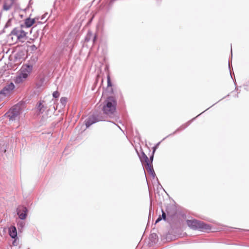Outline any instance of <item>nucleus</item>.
<instances>
[{"instance_id": "6", "label": "nucleus", "mask_w": 249, "mask_h": 249, "mask_svg": "<svg viewBox=\"0 0 249 249\" xmlns=\"http://www.w3.org/2000/svg\"><path fill=\"white\" fill-rule=\"evenodd\" d=\"M15 89V85L13 83L5 86L3 89L0 91V94H3L4 96L10 95Z\"/></svg>"}, {"instance_id": "4", "label": "nucleus", "mask_w": 249, "mask_h": 249, "mask_svg": "<svg viewBox=\"0 0 249 249\" xmlns=\"http://www.w3.org/2000/svg\"><path fill=\"white\" fill-rule=\"evenodd\" d=\"M20 113L21 108L20 106L16 105L12 107L5 115L9 119L10 121H14L19 119Z\"/></svg>"}, {"instance_id": "9", "label": "nucleus", "mask_w": 249, "mask_h": 249, "mask_svg": "<svg viewBox=\"0 0 249 249\" xmlns=\"http://www.w3.org/2000/svg\"><path fill=\"white\" fill-rule=\"evenodd\" d=\"M39 18H27L24 20V24L23 25L25 27L29 28L31 27L36 20H38Z\"/></svg>"}, {"instance_id": "19", "label": "nucleus", "mask_w": 249, "mask_h": 249, "mask_svg": "<svg viewBox=\"0 0 249 249\" xmlns=\"http://www.w3.org/2000/svg\"><path fill=\"white\" fill-rule=\"evenodd\" d=\"M61 102H66V99L65 98H62L61 99Z\"/></svg>"}, {"instance_id": "16", "label": "nucleus", "mask_w": 249, "mask_h": 249, "mask_svg": "<svg viewBox=\"0 0 249 249\" xmlns=\"http://www.w3.org/2000/svg\"><path fill=\"white\" fill-rule=\"evenodd\" d=\"M44 83V79L41 78L38 81H37L36 83V86L37 88L41 87Z\"/></svg>"}, {"instance_id": "3", "label": "nucleus", "mask_w": 249, "mask_h": 249, "mask_svg": "<svg viewBox=\"0 0 249 249\" xmlns=\"http://www.w3.org/2000/svg\"><path fill=\"white\" fill-rule=\"evenodd\" d=\"M187 224L189 227L194 230L198 229L203 231L210 229V227L208 225L195 219L187 220Z\"/></svg>"}, {"instance_id": "17", "label": "nucleus", "mask_w": 249, "mask_h": 249, "mask_svg": "<svg viewBox=\"0 0 249 249\" xmlns=\"http://www.w3.org/2000/svg\"><path fill=\"white\" fill-rule=\"evenodd\" d=\"M94 122H90V118H89L88 120H87L86 121V124L87 127L89 126L91 124H92Z\"/></svg>"}, {"instance_id": "7", "label": "nucleus", "mask_w": 249, "mask_h": 249, "mask_svg": "<svg viewBox=\"0 0 249 249\" xmlns=\"http://www.w3.org/2000/svg\"><path fill=\"white\" fill-rule=\"evenodd\" d=\"M27 209L23 206L19 207L17 209V213L21 219H25L27 216Z\"/></svg>"}, {"instance_id": "18", "label": "nucleus", "mask_w": 249, "mask_h": 249, "mask_svg": "<svg viewBox=\"0 0 249 249\" xmlns=\"http://www.w3.org/2000/svg\"><path fill=\"white\" fill-rule=\"evenodd\" d=\"M53 95L54 98H58L59 96V93L57 91H55L53 92Z\"/></svg>"}, {"instance_id": "11", "label": "nucleus", "mask_w": 249, "mask_h": 249, "mask_svg": "<svg viewBox=\"0 0 249 249\" xmlns=\"http://www.w3.org/2000/svg\"><path fill=\"white\" fill-rule=\"evenodd\" d=\"M14 1L11 0H4L3 5V9L4 11H8L10 10L13 4Z\"/></svg>"}, {"instance_id": "12", "label": "nucleus", "mask_w": 249, "mask_h": 249, "mask_svg": "<svg viewBox=\"0 0 249 249\" xmlns=\"http://www.w3.org/2000/svg\"><path fill=\"white\" fill-rule=\"evenodd\" d=\"M9 233L12 238H15L17 236V229L15 227L11 226L9 229Z\"/></svg>"}, {"instance_id": "14", "label": "nucleus", "mask_w": 249, "mask_h": 249, "mask_svg": "<svg viewBox=\"0 0 249 249\" xmlns=\"http://www.w3.org/2000/svg\"><path fill=\"white\" fill-rule=\"evenodd\" d=\"M107 89L111 93H113L112 84L111 83L110 77V76L109 74L107 75Z\"/></svg>"}, {"instance_id": "13", "label": "nucleus", "mask_w": 249, "mask_h": 249, "mask_svg": "<svg viewBox=\"0 0 249 249\" xmlns=\"http://www.w3.org/2000/svg\"><path fill=\"white\" fill-rule=\"evenodd\" d=\"M44 102L42 101L41 102H40L37 105V109L39 113H43L46 109V107L43 104Z\"/></svg>"}, {"instance_id": "5", "label": "nucleus", "mask_w": 249, "mask_h": 249, "mask_svg": "<svg viewBox=\"0 0 249 249\" xmlns=\"http://www.w3.org/2000/svg\"><path fill=\"white\" fill-rule=\"evenodd\" d=\"M153 160V155H152L150 158L149 159L146 155L144 154L142 155V160L144 161V167L147 170L148 172L152 174L154 172V169L153 168L152 161Z\"/></svg>"}, {"instance_id": "2", "label": "nucleus", "mask_w": 249, "mask_h": 249, "mask_svg": "<svg viewBox=\"0 0 249 249\" xmlns=\"http://www.w3.org/2000/svg\"><path fill=\"white\" fill-rule=\"evenodd\" d=\"M116 106L117 101L115 97L109 96L104 101L102 110L106 114H113L116 111Z\"/></svg>"}, {"instance_id": "10", "label": "nucleus", "mask_w": 249, "mask_h": 249, "mask_svg": "<svg viewBox=\"0 0 249 249\" xmlns=\"http://www.w3.org/2000/svg\"><path fill=\"white\" fill-rule=\"evenodd\" d=\"M27 77L28 76H27V74L22 73L20 72L19 74L16 77L15 82L17 84L21 83L24 81Z\"/></svg>"}, {"instance_id": "8", "label": "nucleus", "mask_w": 249, "mask_h": 249, "mask_svg": "<svg viewBox=\"0 0 249 249\" xmlns=\"http://www.w3.org/2000/svg\"><path fill=\"white\" fill-rule=\"evenodd\" d=\"M32 70L33 66L32 65L26 64L22 66L20 72L22 73L27 74V76L28 77L29 75L31 73Z\"/></svg>"}, {"instance_id": "15", "label": "nucleus", "mask_w": 249, "mask_h": 249, "mask_svg": "<svg viewBox=\"0 0 249 249\" xmlns=\"http://www.w3.org/2000/svg\"><path fill=\"white\" fill-rule=\"evenodd\" d=\"M162 218L164 220H165L166 219V213L163 211H162V217L160 216L158 217V218L156 220V223L160 221L161 220Z\"/></svg>"}, {"instance_id": "1", "label": "nucleus", "mask_w": 249, "mask_h": 249, "mask_svg": "<svg viewBox=\"0 0 249 249\" xmlns=\"http://www.w3.org/2000/svg\"><path fill=\"white\" fill-rule=\"evenodd\" d=\"M28 33L24 30V26L22 24L13 29L7 36V42L14 44L20 41L24 42L27 38Z\"/></svg>"}]
</instances>
